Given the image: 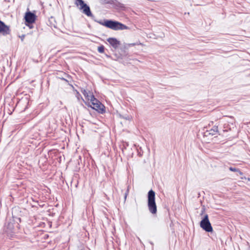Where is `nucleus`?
Here are the masks:
<instances>
[{
    "label": "nucleus",
    "instance_id": "1",
    "mask_svg": "<svg viewBox=\"0 0 250 250\" xmlns=\"http://www.w3.org/2000/svg\"><path fill=\"white\" fill-rule=\"evenodd\" d=\"M98 22L102 25L114 30H124L128 28L126 25L117 21L106 20L104 22L102 21H98Z\"/></svg>",
    "mask_w": 250,
    "mask_h": 250
},
{
    "label": "nucleus",
    "instance_id": "2",
    "mask_svg": "<svg viewBox=\"0 0 250 250\" xmlns=\"http://www.w3.org/2000/svg\"><path fill=\"white\" fill-rule=\"evenodd\" d=\"M155 193L150 190L148 192V208L149 211L152 214L157 212V206L155 203Z\"/></svg>",
    "mask_w": 250,
    "mask_h": 250
},
{
    "label": "nucleus",
    "instance_id": "3",
    "mask_svg": "<svg viewBox=\"0 0 250 250\" xmlns=\"http://www.w3.org/2000/svg\"><path fill=\"white\" fill-rule=\"evenodd\" d=\"M209 127L212 126L209 130H207L204 133V137H211L214 136V137H217L218 132V126L213 125V122H211L208 125Z\"/></svg>",
    "mask_w": 250,
    "mask_h": 250
},
{
    "label": "nucleus",
    "instance_id": "4",
    "mask_svg": "<svg viewBox=\"0 0 250 250\" xmlns=\"http://www.w3.org/2000/svg\"><path fill=\"white\" fill-rule=\"evenodd\" d=\"M200 225L201 228L207 232H211L212 231V228L209 222L208 215L207 214L204 215Z\"/></svg>",
    "mask_w": 250,
    "mask_h": 250
},
{
    "label": "nucleus",
    "instance_id": "5",
    "mask_svg": "<svg viewBox=\"0 0 250 250\" xmlns=\"http://www.w3.org/2000/svg\"><path fill=\"white\" fill-rule=\"evenodd\" d=\"M80 5V9L83 10V12L88 17L92 16V14L91 12L89 7L84 3V1L82 0V3H79Z\"/></svg>",
    "mask_w": 250,
    "mask_h": 250
},
{
    "label": "nucleus",
    "instance_id": "6",
    "mask_svg": "<svg viewBox=\"0 0 250 250\" xmlns=\"http://www.w3.org/2000/svg\"><path fill=\"white\" fill-rule=\"evenodd\" d=\"M9 27L0 21V34L5 36L10 34Z\"/></svg>",
    "mask_w": 250,
    "mask_h": 250
},
{
    "label": "nucleus",
    "instance_id": "7",
    "mask_svg": "<svg viewBox=\"0 0 250 250\" xmlns=\"http://www.w3.org/2000/svg\"><path fill=\"white\" fill-rule=\"evenodd\" d=\"M24 18L26 22L28 23H32L35 21L36 16L34 14L30 12H28L26 13Z\"/></svg>",
    "mask_w": 250,
    "mask_h": 250
},
{
    "label": "nucleus",
    "instance_id": "8",
    "mask_svg": "<svg viewBox=\"0 0 250 250\" xmlns=\"http://www.w3.org/2000/svg\"><path fill=\"white\" fill-rule=\"evenodd\" d=\"M107 41L115 48H117L120 44L119 41L115 38H109Z\"/></svg>",
    "mask_w": 250,
    "mask_h": 250
},
{
    "label": "nucleus",
    "instance_id": "9",
    "mask_svg": "<svg viewBox=\"0 0 250 250\" xmlns=\"http://www.w3.org/2000/svg\"><path fill=\"white\" fill-rule=\"evenodd\" d=\"M92 108L99 111H103L104 110V106L100 102L94 104Z\"/></svg>",
    "mask_w": 250,
    "mask_h": 250
},
{
    "label": "nucleus",
    "instance_id": "10",
    "mask_svg": "<svg viewBox=\"0 0 250 250\" xmlns=\"http://www.w3.org/2000/svg\"><path fill=\"white\" fill-rule=\"evenodd\" d=\"M82 92L83 93V95L85 96V97L88 100H89L90 98L89 97V96L91 94V93L89 92H88L85 89H83V90H82Z\"/></svg>",
    "mask_w": 250,
    "mask_h": 250
},
{
    "label": "nucleus",
    "instance_id": "11",
    "mask_svg": "<svg viewBox=\"0 0 250 250\" xmlns=\"http://www.w3.org/2000/svg\"><path fill=\"white\" fill-rule=\"evenodd\" d=\"M89 97L90 98L89 100L90 101L91 104L93 105V106L94 105V104H96V103L99 102L94 97L93 95H90Z\"/></svg>",
    "mask_w": 250,
    "mask_h": 250
},
{
    "label": "nucleus",
    "instance_id": "12",
    "mask_svg": "<svg viewBox=\"0 0 250 250\" xmlns=\"http://www.w3.org/2000/svg\"><path fill=\"white\" fill-rule=\"evenodd\" d=\"M229 170L231 171H233V172H239V173L240 174V175H242V172H241L239 169H237V168H233V167H230L229 168Z\"/></svg>",
    "mask_w": 250,
    "mask_h": 250
},
{
    "label": "nucleus",
    "instance_id": "13",
    "mask_svg": "<svg viewBox=\"0 0 250 250\" xmlns=\"http://www.w3.org/2000/svg\"><path fill=\"white\" fill-rule=\"evenodd\" d=\"M104 46L102 45V46L98 47V51H99V52H100L101 53H103L104 52Z\"/></svg>",
    "mask_w": 250,
    "mask_h": 250
},
{
    "label": "nucleus",
    "instance_id": "14",
    "mask_svg": "<svg viewBox=\"0 0 250 250\" xmlns=\"http://www.w3.org/2000/svg\"><path fill=\"white\" fill-rule=\"evenodd\" d=\"M19 37L21 38V41L22 42V41H23V40L24 39L25 35H22L21 36H19Z\"/></svg>",
    "mask_w": 250,
    "mask_h": 250
},
{
    "label": "nucleus",
    "instance_id": "15",
    "mask_svg": "<svg viewBox=\"0 0 250 250\" xmlns=\"http://www.w3.org/2000/svg\"><path fill=\"white\" fill-rule=\"evenodd\" d=\"M128 193V189H127V191H126V192L125 193V199L126 198V196H127V195Z\"/></svg>",
    "mask_w": 250,
    "mask_h": 250
},
{
    "label": "nucleus",
    "instance_id": "16",
    "mask_svg": "<svg viewBox=\"0 0 250 250\" xmlns=\"http://www.w3.org/2000/svg\"><path fill=\"white\" fill-rule=\"evenodd\" d=\"M204 211H205V209L204 208H202V212L201 213V215H203V213H204Z\"/></svg>",
    "mask_w": 250,
    "mask_h": 250
},
{
    "label": "nucleus",
    "instance_id": "17",
    "mask_svg": "<svg viewBox=\"0 0 250 250\" xmlns=\"http://www.w3.org/2000/svg\"><path fill=\"white\" fill-rule=\"evenodd\" d=\"M136 44H137V43H131V44H129V45H132V46H134V45H136Z\"/></svg>",
    "mask_w": 250,
    "mask_h": 250
},
{
    "label": "nucleus",
    "instance_id": "18",
    "mask_svg": "<svg viewBox=\"0 0 250 250\" xmlns=\"http://www.w3.org/2000/svg\"><path fill=\"white\" fill-rule=\"evenodd\" d=\"M79 3H82V0H77Z\"/></svg>",
    "mask_w": 250,
    "mask_h": 250
}]
</instances>
